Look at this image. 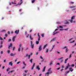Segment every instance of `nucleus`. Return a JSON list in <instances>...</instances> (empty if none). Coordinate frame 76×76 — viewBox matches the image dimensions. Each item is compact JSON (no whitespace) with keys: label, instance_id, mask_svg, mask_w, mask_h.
<instances>
[{"label":"nucleus","instance_id":"obj_1","mask_svg":"<svg viewBox=\"0 0 76 76\" xmlns=\"http://www.w3.org/2000/svg\"><path fill=\"white\" fill-rule=\"evenodd\" d=\"M75 18V16L74 15L71 17V19L69 20V21L71 23H72L73 22V19H74Z\"/></svg>","mask_w":76,"mask_h":76},{"label":"nucleus","instance_id":"obj_2","mask_svg":"<svg viewBox=\"0 0 76 76\" xmlns=\"http://www.w3.org/2000/svg\"><path fill=\"white\" fill-rule=\"evenodd\" d=\"M52 73V71H50L49 72H48L45 73V75L46 76H48L47 75H50V73Z\"/></svg>","mask_w":76,"mask_h":76},{"label":"nucleus","instance_id":"obj_3","mask_svg":"<svg viewBox=\"0 0 76 76\" xmlns=\"http://www.w3.org/2000/svg\"><path fill=\"white\" fill-rule=\"evenodd\" d=\"M16 37V36H15L13 37L12 39V40L13 42H14V41H15V39Z\"/></svg>","mask_w":76,"mask_h":76},{"label":"nucleus","instance_id":"obj_4","mask_svg":"<svg viewBox=\"0 0 76 76\" xmlns=\"http://www.w3.org/2000/svg\"><path fill=\"white\" fill-rule=\"evenodd\" d=\"M22 3H23V1H22V0H20V3H18L17 5L18 6V5H19V6H20V5H21V4H22Z\"/></svg>","mask_w":76,"mask_h":76},{"label":"nucleus","instance_id":"obj_5","mask_svg":"<svg viewBox=\"0 0 76 76\" xmlns=\"http://www.w3.org/2000/svg\"><path fill=\"white\" fill-rule=\"evenodd\" d=\"M69 67H70V65L69 64V63H68L67 64V66H66V67L65 68V69L66 70L67 69H68Z\"/></svg>","mask_w":76,"mask_h":76},{"label":"nucleus","instance_id":"obj_6","mask_svg":"<svg viewBox=\"0 0 76 76\" xmlns=\"http://www.w3.org/2000/svg\"><path fill=\"white\" fill-rule=\"evenodd\" d=\"M19 48H18V51H20V48H21V47H22V45L20 44L19 45Z\"/></svg>","mask_w":76,"mask_h":76},{"label":"nucleus","instance_id":"obj_7","mask_svg":"<svg viewBox=\"0 0 76 76\" xmlns=\"http://www.w3.org/2000/svg\"><path fill=\"white\" fill-rule=\"evenodd\" d=\"M19 30H16V31H15V33L17 34V35H18V34H19Z\"/></svg>","mask_w":76,"mask_h":76},{"label":"nucleus","instance_id":"obj_8","mask_svg":"<svg viewBox=\"0 0 76 76\" xmlns=\"http://www.w3.org/2000/svg\"><path fill=\"white\" fill-rule=\"evenodd\" d=\"M42 50V45H40L39 47V51H40Z\"/></svg>","mask_w":76,"mask_h":76},{"label":"nucleus","instance_id":"obj_9","mask_svg":"<svg viewBox=\"0 0 76 76\" xmlns=\"http://www.w3.org/2000/svg\"><path fill=\"white\" fill-rule=\"evenodd\" d=\"M12 47V43H10V45L8 47V48L9 49H10V48Z\"/></svg>","mask_w":76,"mask_h":76},{"label":"nucleus","instance_id":"obj_10","mask_svg":"<svg viewBox=\"0 0 76 76\" xmlns=\"http://www.w3.org/2000/svg\"><path fill=\"white\" fill-rule=\"evenodd\" d=\"M69 71L70 72H73V69H72V68L70 67L69 69Z\"/></svg>","mask_w":76,"mask_h":76},{"label":"nucleus","instance_id":"obj_11","mask_svg":"<svg viewBox=\"0 0 76 76\" xmlns=\"http://www.w3.org/2000/svg\"><path fill=\"white\" fill-rule=\"evenodd\" d=\"M45 68H46V66H45L43 69V70H42V72H45Z\"/></svg>","mask_w":76,"mask_h":76},{"label":"nucleus","instance_id":"obj_12","mask_svg":"<svg viewBox=\"0 0 76 76\" xmlns=\"http://www.w3.org/2000/svg\"><path fill=\"white\" fill-rule=\"evenodd\" d=\"M36 69H37L38 70H40V68L39 67V66H37Z\"/></svg>","mask_w":76,"mask_h":76},{"label":"nucleus","instance_id":"obj_13","mask_svg":"<svg viewBox=\"0 0 76 76\" xmlns=\"http://www.w3.org/2000/svg\"><path fill=\"white\" fill-rule=\"evenodd\" d=\"M56 39V38H54L51 40V42H52V41H55Z\"/></svg>","mask_w":76,"mask_h":76},{"label":"nucleus","instance_id":"obj_14","mask_svg":"<svg viewBox=\"0 0 76 76\" xmlns=\"http://www.w3.org/2000/svg\"><path fill=\"white\" fill-rule=\"evenodd\" d=\"M58 33H59V32H56L55 33V31L53 32V35H54L55 34H58Z\"/></svg>","mask_w":76,"mask_h":76},{"label":"nucleus","instance_id":"obj_15","mask_svg":"<svg viewBox=\"0 0 76 76\" xmlns=\"http://www.w3.org/2000/svg\"><path fill=\"white\" fill-rule=\"evenodd\" d=\"M26 57H28V58L29 59L30 58V57H31V55H28V54H26Z\"/></svg>","mask_w":76,"mask_h":76},{"label":"nucleus","instance_id":"obj_16","mask_svg":"<svg viewBox=\"0 0 76 76\" xmlns=\"http://www.w3.org/2000/svg\"><path fill=\"white\" fill-rule=\"evenodd\" d=\"M69 71H68L67 72H65V75H66L67 74V73H69Z\"/></svg>","mask_w":76,"mask_h":76},{"label":"nucleus","instance_id":"obj_17","mask_svg":"<svg viewBox=\"0 0 76 76\" xmlns=\"http://www.w3.org/2000/svg\"><path fill=\"white\" fill-rule=\"evenodd\" d=\"M16 55V54H13V53H11L10 54V55L11 56H15Z\"/></svg>","mask_w":76,"mask_h":76},{"label":"nucleus","instance_id":"obj_18","mask_svg":"<svg viewBox=\"0 0 76 76\" xmlns=\"http://www.w3.org/2000/svg\"><path fill=\"white\" fill-rule=\"evenodd\" d=\"M9 65H11V66H13V64H12V62H10L9 63Z\"/></svg>","mask_w":76,"mask_h":76},{"label":"nucleus","instance_id":"obj_19","mask_svg":"<svg viewBox=\"0 0 76 76\" xmlns=\"http://www.w3.org/2000/svg\"><path fill=\"white\" fill-rule=\"evenodd\" d=\"M34 44H33L32 45H31V47L32 48H34Z\"/></svg>","mask_w":76,"mask_h":76},{"label":"nucleus","instance_id":"obj_20","mask_svg":"<svg viewBox=\"0 0 76 76\" xmlns=\"http://www.w3.org/2000/svg\"><path fill=\"white\" fill-rule=\"evenodd\" d=\"M47 44H46L43 47V49H45V47H47Z\"/></svg>","mask_w":76,"mask_h":76},{"label":"nucleus","instance_id":"obj_21","mask_svg":"<svg viewBox=\"0 0 76 76\" xmlns=\"http://www.w3.org/2000/svg\"><path fill=\"white\" fill-rule=\"evenodd\" d=\"M10 68H7V72H8L9 70H10Z\"/></svg>","mask_w":76,"mask_h":76},{"label":"nucleus","instance_id":"obj_22","mask_svg":"<svg viewBox=\"0 0 76 76\" xmlns=\"http://www.w3.org/2000/svg\"><path fill=\"white\" fill-rule=\"evenodd\" d=\"M30 38L31 40H33V38L32 37H31V35H30Z\"/></svg>","mask_w":76,"mask_h":76},{"label":"nucleus","instance_id":"obj_23","mask_svg":"<svg viewBox=\"0 0 76 76\" xmlns=\"http://www.w3.org/2000/svg\"><path fill=\"white\" fill-rule=\"evenodd\" d=\"M69 51V49H68V48H66V53H67V52Z\"/></svg>","mask_w":76,"mask_h":76},{"label":"nucleus","instance_id":"obj_24","mask_svg":"<svg viewBox=\"0 0 76 76\" xmlns=\"http://www.w3.org/2000/svg\"><path fill=\"white\" fill-rule=\"evenodd\" d=\"M63 57H61V58H59L58 59V60H62V59H63Z\"/></svg>","mask_w":76,"mask_h":76},{"label":"nucleus","instance_id":"obj_25","mask_svg":"<svg viewBox=\"0 0 76 76\" xmlns=\"http://www.w3.org/2000/svg\"><path fill=\"white\" fill-rule=\"evenodd\" d=\"M53 48H52V49L50 51H52V50H53V49L54 48V47H55V45H54L53 46Z\"/></svg>","mask_w":76,"mask_h":76},{"label":"nucleus","instance_id":"obj_26","mask_svg":"<svg viewBox=\"0 0 76 76\" xmlns=\"http://www.w3.org/2000/svg\"><path fill=\"white\" fill-rule=\"evenodd\" d=\"M65 24H69L70 23L69 22H67L65 23Z\"/></svg>","mask_w":76,"mask_h":76},{"label":"nucleus","instance_id":"obj_27","mask_svg":"<svg viewBox=\"0 0 76 76\" xmlns=\"http://www.w3.org/2000/svg\"><path fill=\"white\" fill-rule=\"evenodd\" d=\"M75 6H71L70 7V8H75Z\"/></svg>","mask_w":76,"mask_h":76},{"label":"nucleus","instance_id":"obj_28","mask_svg":"<svg viewBox=\"0 0 76 76\" xmlns=\"http://www.w3.org/2000/svg\"><path fill=\"white\" fill-rule=\"evenodd\" d=\"M32 59H31V60H30L31 63H32Z\"/></svg>","mask_w":76,"mask_h":76},{"label":"nucleus","instance_id":"obj_29","mask_svg":"<svg viewBox=\"0 0 76 76\" xmlns=\"http://www.w3.org/2000/svg\"><path fill=\"white\" fill-rule=\"evenodd\" d=\"M72 57V54H71L69 56V58H71Z\"/></svg>","mask_w":76,"mask_h":76},{"label":"nucleus","instance_id":"obj_30","mask_svg":"<svg viewBox=\"0 0 76 76\" xmlns=\"http://www.w3.org/2000/svg\"><path fill=\"white\" fill-rule=\"evenodd\" d=\"M66 48H67V47L65 46H64V47L63 48V49H64Z\"/></svg>","mask_w":76,"mask_h":76},{"label":"nucleus","instance_id":"obj_31","mask_svg":"<svg viewBox=\"0 0 76 76\" xmlns=\"http://www.w3.org/2000/svg\"><path fill=\"white\" fill-rule=\"evenodd\" d=\"M25 73H27L28 72V70H25L24 71Z\"/></svg>","mask_w":76,"mask_h":76},{"label":"nucleus","instance_id":"obj_32","mask_svg":"<svg viewBox=\"0 0 76 76\" xmlns=\"http://www.w3.org/2000/svg\"><path fill=\"white\" fill-rule=\"evenodd\" d=\"M59 28H63V26H59Z\"/></svg>","mask_w":76,"mask_h":76},{"label":"nucleus","instance_id":"obj_33","mask_svg":"<svg viewBox=\"0 0 76 76\" xmlns=\"http://www.w3.org/2000/svg\"><path fill=\"white\" fill-rule=\"evenodd\" d=\"M35 2V0H33L31 1V3H34Z\"/></svg>","mask_w":76,"mask_h":76},{"label":"nucleus","instance_id":"obj_34","mask_svg":"<svg viewBox=\"0 0 76 76\" xmlns=\"http://www.w3.org/2000/svg\"><path fill=\"white\" fill-rule=\"evenodd\" d=\"M51 68H50L49 69H48V72H49V71H51Z\"/></svg>","mask_w":76,"mask_h":76},{"label":"nucleus","instance_id":"obj_35","mask_svg":"<svg viewBox=\"0 0 76 76\" xmlns=\"http://www.w3.org/2000/svg\"><path fill=\"white\" fill-rule=\"evenodd\" d=\"M15 72V70L11 71H10L9 72H10V73H12V72Z\"/></svg>","mask_w":76,"mask_h":76},{"label":"nucleus","instance_id":"obj_36","mask_svg":"<svg viewBox=\"0 0 76 76\" xmlns=\"http://www.w3.org/2000/svg\"><path fill=\"white\" fill-rule=\"evenodd\" d=\"M6 30H2L1 32H6Z\"/></svg>","mask_w":76,"mask_h":76},{"label":"nucleus","instance_id":"obj_37","mask_svg":"<svg viewBox=\"0 0 76 76\" xmlns=\"http://www.w3.org/2000/svg\"><path fill=\"white\" fill-rule=\"evenodd\" d=\"M40 38H41V37H38V41H39L40 40Z\"/></svg>","mask_w":76,"mask_h":76},{"label":"nucleus","instance_id":"obj_38","mask_svg":"<svg viewBox=\"0 0 76 76\" xmlns=\"http://www.w3.org/2000/svg\"><path fill=\"white\" fill-rule=\"evenodd\" d=\"M71 67H74V66H75V65L73 64H72V65H71Z\"/></svg>","mask_w":76,"mask_h":76},{"label":"nucleus","instance_id":"obj_39","mask_svg":"<svg viewBox=\"0 0 76 76\" xmlns=\"http://www.w3.org/2000/svg\"><path fill=\"white\" fill-rule=\"evenodd\" d=\"M36 44H39V41H36Z\"/></svg>","mask_w":76,"mask_h":76},{"label":"nucleus","instance_id":"obj_40","mask_svg":"<svg viewBox=\"0 0 76 76\" xmlns=\"http://www.w3.org/2000/svg\"><path fill=\"white\" fill-rule=\"evenodd\" d=\"M46 53H48V49H47L46 51Z\"/></svg>","mask_w":76,"mask_h":76},{"label":"nucleus","instance_id":"obj_41","mask_svg":"<svg viewBox=\"0 0 76 76\" xmlns=\"http://www.w3.org/2000/svg\"><path fill=\"white\" fill-rule=\"evenodd\" d=\"M41 35H42V37H44V34H41Z\"/></svg>","mask_w":76,"mask_h":76},{"label":"nucleus","instance_id":"obj_42","mask_svg":"<svg viewBox=\"0 0 76 76\" xmlns=\"http://www.w3.org/2000/svg\"><path fill=\"white\" fill-rule=\"evenodd\" d=\"M63 61V60H60V63H62Z\"/></svg>","mask_w":76,"mask_h":76},{"label":"nucleus","instance_id":"obj_43","mask_svg":"<svg viewBox=\"0 0 76 76\" xmlns=\"http://www.w3.org/2000/svg\"><path fill=\"white\" fill-rule=\"evenodd\" d=\"M1 54H3V51H1Z\"/></svg>","mask_w":76,"mask_h":76},{"label":"nucleus","instance_id":"obj_44","mask_svg":"<svg viewBox=\"0 0 76 76\" xmlns=\"http://www.w3.org/2000/svg\"><path fill=\"white\" fill-rule=\"evenodd\" d=\"M75 40H73L72 42H70V43H73V42H75Z\"/></svg>","mask_w":76,"mask_h":76},{"label":"nucleus","instance_id":"obj_45","mask_svg":"<svg viewBox=\"0 0 76 76\" xmlns=\"http://www.w3.org/2000/svg\"><path fill=\"white\" fill-rule=\"evenodd\" d=\"M5 36L6 37H7V34H5Z\"/></svg>","mask_w":76,"mask_h":76},{"label":"nucleus","instance_id":"obj_46","mask_svg":"<svg viewBox=\"0 0 76 76\" xmlns=\"http://www.w3.org/2000/svg\"><path fill=\"white\" fill-rule=\"evenodd\" d=\"M11 41V39H8V42H10Z\"/></svg>","mask_w":76,"mask_h":76},{"label":"nucleus","instance_id":"obj_47","mask_svg":"<svg viewBox=\"0 0 76 76\" xmlns=\"http://www.w3.org/2000/svg\"><path fill=\"white\" fill-rule=\"evenodd\" d=\"M35 63H34V64L33 66V67H34L35 66Z\"/></svg>","mask_w":76,"mask_h":76},{"label":"nucleus","instance_id":"obj_48","mask_svg":"<svg viewBox=\"0 0 76 76\" xmlns=\"http://www.w3.org/2000/svg\"><path fill=\"white\" fill-rule=\"evenodd\" d=\"M0 39L1 40H3V38H1V37H0Z\"/></svg>","mask_w":76,"mask_h":76},{"label":"nucleus","instance_id":"obj_49","mask_svg":"<svg viewBox=\"0 0 76 76\" xmlns=\"http://www.w3.org/2000/svg\"><path fill=\"white\" fill-rule=\"evenodd\" d=\"M40 58H41V59H42L43 58L42 57V56H40Z\"/></svg>","mask_w":76,"mask_h":76},{"label":"nucleus","instance_id":"obj_50","mask_svg":"<svg viewBox=\"0 0 76 76\" xmlns=\"http://www.w3.org/2000/svg\"><path fill=\"white\" fill-rule=\"evenodd\" d=\"M68 28L65 29H64V30H65V31H67V30H68Z\"/></svg>","mask_w":76,"mask_h":76},{"label":"nucleus","instance_id":"obj_51","mask_svg":"<svg viewBox=\"0 0 76 76\" xmlns=\"http://www.w3.org/2000/svg\"><path fill=\"white\" fill-rule=\"evenodd\" d=\"M2 47H3V46L2 45H1L0 46V49L1 48H2Z\"/></svg>","mask_w":76,"mask_h":76},{"label":"nucleus","instance_id":"obj_52","mask_svg":"<svg viewBox=\"0 0 76 76\" xmlns=\"http://www.w3.org/2000/svg\"><path fill=\"white\" fill-rule=\"evenodd\" d=\"M63 30H64L62 28V29H60L59 30V31H63Z\"/></svg>","mask_w":76,"mask_h":76},{"label":"nucleus","instance_id":"obj_53","mask_svg":"<svg viewBox=\"0 0 76 76\" xmlns=\"http://www.w3.org/2000/svg\"><path fill=\"white\" fill-rule=\"evenodd\" d=\"M38 37H40V36L39 35V34H38Z\"/></svg>","mask_w":76,"mask_h":76},{"label":"nucleus","instance_id":"obj_54","mask_svg":"<svg viewBox=\"0 0 76 76\" xmlns=\"http://www.w3.org/2000/svg\"><path fill=\"white\" fill-rule=\"evenodd\" d=\"M73 39V38H71V39H69V41H71V40H72V39Z\"/></svg>","mask_w":76,"mask_h":76},{"label":"nucleus","instance_id":"obj_55","mask_svg":"<svg viewBox=\"0 0 76 76\" xmlns=\"http://www.w3.org/2000/svg\"><path fill=\"white\" fill-rule=\"evenodd\" d=\"M20 62H21L20 61H19L17 63V64H19V63H20Z\"/></svg>","mask_w":76,"mask_h":76},{"label":"nucleus","instance_id":"obj_56","mask_svg":"<svg viewBox=\"0 0 76 76\" xmlns=\"http://www.w3.org/2000/svg\"><path fill=\"white\" fill-rule=\"evenodd\" d=\"M63 70H64V69H62L61 70V72L63 71Z\"/></svg>","mask_w":76,"mask_h":76},{"label":"nucleus","instance_id":"obj_57","mask_svg":"<svg viewBox=\"0 0 76 76\" xmlns=\"http://www.w3.org/2000/svg\"><path fill=\"white\" fill-rule=\"evenodd\" d=\"M15 47H14L13 48V51H14V50H15Z\"/></svg>","mask_w":76,"mask_h":76},{"label":"nucleus","instance_id":"obj_58","mask_svg":"<svg viewBox=\"0 0 76 76\" xmlns=\"http://www.w3.org/2000/svg\"><path fill=\"white\" fill-rule=\"evenodd\" d=\"M8 34L9 35H10V31L8 32Z\"/></svg>","mask_w":76,"mask_h":76},{"label":"nucleus","instance_id":"obj_59","mask_svg":"<svg viewBox=\"0 0 76 76\" xmlns=\"http://www.w3.org/2000/svg\"><path fill=\"white\" fill-rule=\"evenodd\" d=\"M12 4H16V3H15V2H12Z\"/></svg>","mask_w":76,"mask_h":76},{"label":"nucleus","instance_id":"obj_60","mask_svg":"<svg viewBox=\"0 0 76 76\" xmlns=\"http://www.w3.org/2000/svg\"><path fill=\"white\" fill-rule=\"evenodd\" d=\"M23 76H26V74H23Z\"/></svg>","mask_w":76,"mask_h":76},{"label":"nucleus","instance_id":"obj_61","mask_svg":"<svg viewBox=\"0 0 76 76\" xmlns=\"http://www.w3.org/2000/svg\"><path fill=\"white\" fill-rule=\"evenodd\" d=\"M10 50H8V53H10Z\"/></svg>","mask_w":76,"mask_h":76},{"label":"nucleus","instance_id":"obj_62","mask_svg":"<svg viewBox=\"0 0 76 76\" xmlns=\"http://www.w3.org/2000/svg\"><path fill=\"white\" fill-rule=\"evenodd\" d=\"M70 3L71 4H74V2H70Z\"/></svg>","mask_w":76,"mask_h":76},{"label":"nucleus","instance_id":"obj_63","mask_svg":"<svg viewBox=\"0 0 76 76\" xmlns=\"http://www.w3.org/2000/svg\"><path fill=\"white\" fill-rule=\"evenodd\" d=\"M53 64V63H52V62H51L50 63V65H51V64Z\"/></svg>","mask_w":76,"mask_h":76},{"label":"nucleus","instance_id":"obj_64","mask_svg":"<svg viewBox=\"0 0 76 76\" xmlns=\"http://www.w3.org/2000/svg\"><path fill=\"white\" fill-rule=\"evenodd\" d=\"M34 66H32V68H31L32 70H33L34 69Z\"/></svg>","mask_w":76,"mask_h":76}]
</instances>
